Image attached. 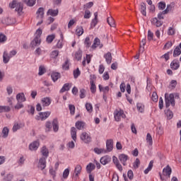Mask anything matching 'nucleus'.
<instances>
[{"instance_id": "f257e3e1", "label": "nucleus", "mask_w": 181, "mask_h": 181, "mask_svg": "<svg viewBox=\"0 0 181 181\" xmlns=\"http://www.w3.org/2000/svg\"><path fill=\"white\" fill-rule=\"evenodd\" d=\"M8 6L11 9H15L16 8L15 11L17 12L19 16L23 15V3L18 2L17 0H13L9 3Z\"/></svg>"}, {"instance_id": "f03ea898", "label": "nucleus", "mask_w": 181, "mask_h": 181, "mask_svg": "<svg viewBox=\"0 0 181 181\" xmlns=\"http://www.w3.org/2000/svg\"><path fill=\"white\" fill-rule=\"evenodd\" d=\"M165 107L166 108H169L170 107V105L172 107H175V95L173 93L171 94H165Z\"/></svg>"}, {"instance_id": "7ed1b4c3", "label": "nucleus", "mask_w": 181, "mask_h": 181, "mask_svg": "<svg viewBox=\"0 0 181 181\" xmlns=\"http://www.w3.org/2000/svg\"><path fill=\"white\" fill-rule=\"evenodd\" d=\"M16 50L13 49L9 53H8V51H4L3 53V63L4 64H7V63H9V61L13 56H16Z\"/></svg>"}, {"instance_id": "20e7f679", "label": "nucleus", "mask_w": 181, "mask_h": 181, "mask_svg": "<svg viewBox=\"0 0 181 181\" xmlns=\"http://www.w3.org/2000/svg\"><path fill=\"white\" fill-rule=\"evenodd\" d=\"M172 174V168L169 165H167L165 168L163 170V175L159 173V176L162 180H166V176L170 177V175Z\"/></svg>"}, {"instance_id": "39448f33", "label": "nucleus", "mask_w": 181, "mask_h": 181, "mask_svg": "<svg viewBox=\"0 0 181 181\" xmlns=\"http://www.w3.org/2000/svg\"><path fill=\"white\" fill-rule=\"evenodd\" d=\"M114 117H115V121H117V122H119V121H121L122 118H125V114L124 113V110H116L114 112Z\"/></svg>"}, {"instance_id": "423d86ee", "label": "nucleus", "mask_w": 181, "mask_h": 181, "mask_svg": "<svg viewBox=\"0 0 181 181\" xmlns=\"http://www.w3.org/2000/svg\"><path fill=\"white\" fill-rule=\"evenodd\" d=\"M81 139L84 144H90L92 141L90 134L84 132L81 134Z\"/></svg>"}, {"instance_id": "0eeeda50", "label": "nucleus", "mask_w": 181, "mask_h": 181, "mask_svg": "<svg viewBox=\"0 0 181 181\" xmlns=\"http://www.w3.org/2000/svg\"><path fill=\"white\" fill-rule=\"evenodd\" d=\"M50 112H40L39 116H37L36 119L38 121L41 119V121H45V119H47L49 117H50Z\"/></svg>"}, {"instance_id": "6e6552de", "label": "nucleus", "mask_w": 181, "mask_h": 181, "mask_svg": "<svg viewBox=\"0 0 181 181\" xmlns=\"http://www.w3.org/2000/svg\"><path fill=\"white\" fill-rule=\"evenodd\" d=\"M82 169H83V168L81 167V165L80 164L76 165V166L75 167L74 171V175H73V177H74V179L78 178V176H80V175L81 173Z\"/></svg>"}, {"instance_id": "1a4fd4ad", "label": "nucleus", "mask_w": 181, "mask_h": 181, "mask_svg": "<svg viewBox=\"0 0 181 181\" xmlns=\"http://www.w3.org/2000/svg\"><path fill=\"white\" fill-rule=\"evenodd\" d=\"M114 149V141L108 139L106 141V152H111Z\"/></svg>"}, {"instance_id": "9d476101", "label": "nucleus", "mask_w": 181, "mask_h": 181, "mask_svg": "<svg viewBox=\"0 0 181 181\" xmlns=\"http://www.w3.org/2000/svg\"><path fill=\"white\" fill-rule=\"evenodd\" d=\"M46 159L47 158L45 157H42L39 160L38 168L39 169H41V170H43V169H45L46 168Z\"/></svg>"}, {"instance_id": "9b49d317", "label": "nucleus", "mask_w": 181, "mask_h": 181, "mask_svg": "<svg viewBox=\"0 0 181 181\" xmlns=\"http://www.w3.org/2000/svg\"><path fill=\"white\" fill-rule=\"evenodd\" d=\"M129 159V157L127 154H120L119 156V160L122 163L123 166H127V160Z\"/></svg>"}, {"instance_id": "f8f14e48", "label": "nucleus", "mask_w": 181, "mask_h": 181, "mask_svg": "<svg viewBox=\"0 0 181 181\" xmlns=\"http://www.w3.org/2000/svg\"><path fill=\"white\" fill-rule=\"evenodd\" d=\"M41 104L42 107H49L52 104V99L49 97L43 98L41 100Z\"/></svg>"}, {"instance_id": "ddd939ff", "label": "nucleus", "mask_w": 181, "mask_h": 181, "mask_svg": "<svg viewBox=\"0 0 181 181\" xmlns=\"http://www.w3.org/2000/svg\"><path fill=\"white\" fill-rule=\"evenodd\" d=\"M40 144L37 141H35L29 145L30 151H37Z\"/></svg>"}, {"instance_id": "4468645a", "label": "nucleus", "mask_w": 181, "mask_h": 181, "mask_svg": "<svg viewBox=\"0 0 181 181\" xmlns=\"http://www.w3.org/2000/svg\"><path fill=\"white\" fill-rule=\"evenodd\" d=\"M37 19H43L45 16V8L40 7L37 11Z\"/></svg>"}, {"instance_id": "2eb2a0df", "label": "nucleus", "mask_w": 181, "mask_h": 181, "mask_svg": "<svg viewBox=\"0 0 181 181\" xmlns=\"http://www.w3.org/2000/svg\"><path fill=\"white\" fill-rule=\"evenodd\" d=\"M16 100L18 103H25L26 101V98L25 97V93H20L16 95Z\"/></svg>"}, {"instance_id": "dca6fc26", "label": "nucleus", "mask_w": 181, "mask_h": 181, "mask_svg": "<svg viewBox=\"0 0 181 181\" xmlns=\"http://www.w3.org/2000/svg\"><path fill=\"white\" fill-rule=\"evenodd\" d=\"M152 25H154V26H156V28H160L162 25H163V23L158 20L157 18H153L151 20Z\"/></svg>"}, {"instance_id": "f3484780", "label": "nucleus", "mask_w": 181, "mask_h": 181, "mask_svg": "<svg viewBox=\"0 0 181 181\" xmlns=\"http://www.w3.org/2000/svg\"><path fill=\"white\" fill-rule=\"evenodd\" d=\"M95 18L92 20L90 26L91 28H95L97 23H98V12L94 13Z\"/></svg>"}, {"instance_id": "a211bd4d", "label": "nucleus", "mask_w": 181, "mask_h": 181, "mask_svg": "<svg viewBox=\"0 0 181 181\" xmlns=\"http://www.w3.org/2000/svg\"><path fill=\"white\" fill-rule=\"evenodd\" d=\"M41 43V40L39 36H35L34 40L31 42L32 47H35V46H39Z\"/></svg>"}, {"instance_id": "6ab92c4d", "label": "nucleus", "mask_w": 181, "mask_h": 181, "mask_svg": "<svg viewBox=\"0 0 181 181\" xmlns=\"http://www.w3.org/2000/svg\"><path fill=\"white\" fill-rule=\"evenodd\" d=\"M111 162V157L108 156H105L100 158V163L102 165H107Z\"/></svg>"}, {"instance_id": "aec40b11", "label": "nucleus", "mask_w": 181, "mask_h": 181, "mask_svg": "<svg viewBox=\"0 0 181 181\" xmlns=\"http://www.w3.org/2000/svg\"><path fill=\"white\" fill-rule=\"evenodd\" d=\"M104 58L105 59V62L107 64H111V62H112V55L111 54V52L105 54Z\"/></svg>"}, {"instance_id": "412c9836", "label": "nucleus", "mask_w": 181, "mask_h": 181, "mask_svg": "<svg viewBox=\"0 0 181 181\" xmlns=\"http://www.w3.org/2000/svg\"><path fill=\"white\" fill-rule=\"evenodd\" d=\"M71 135L72 139L76 142V141H77V130L76 129V127L71 128Z\"/></svg>"}, {"instance_id": "4be33fe9", "label": "nucleus", "mask_w": 181, "mask_h": 181, "mask_svg": "<svg viewBox=\"0 0 181 181\" xmlns=\"http://www.w3.org/2000/svg\"><path fill=\"white\" fill-rule=\"evenodd\" d=\"M73 86V83H65L62 89L60 90V93H64L65 91H69L70 88H71V86Z\"/></svg>"}, {"instance_id": "5701e85b", "label": "nucleus", "mask_w": 181, "mask_h": 181, "mask_svg": "<svg viewBox=\"0 0 181 181\" xmlns=\"http://www.w3.org/2000/svg\"><path fill=\"white\" fill-rule=\"evenodd\" d=\"M52 128L54 132H57L59 131V121L57 119H54L52 121Z\"/></svg>"}, {"instance_id": "b1692460", "label": "nucleus", "mask_w": 181, "mask_h": 181, "mask_svg": "<svg viewBox=\"0 0 181 181\" xmlns=\"http://www.w3.org/2000/svg\"><path fill=\"white\" fill-rule=\"evenodd\" d=\"M139 11L144 16H146V4L145 3L141 4Z\"/></svg>"}, {"instance_id": "393cba45", "label": "nucleus", "mask_w": 181, "mask_h": 181, "mask_svg": "<svg viewBox=\"0 0 181 181\" xmlns=\"http://www.w3.org/2000/svg\"><path fill=\"white\" fill-rule=\"evenodd\" d=\"M100 91H102L103 93V95H105V94H108V91H110V87L109 86H105L103 87L101 85L98 86Z\"/></svg>"}, {"instance_id": "a878e982", "label": "nucleus", "mask_w": 181, "mask_h": 181, "mask_svg": "<svg viewBox=\"0 0 181 181\" xmlns=\"http://www.w3.org/2000/svg\"><path fill=\"white\" fill-rule=\"evenodd\" d=\"M41 153L42 155V156H44V158H47L49 156V149H47V148H46V146H42L41 148Z\"/></svg>"}, {"instance_id": "bb28decb", "label": "nucleus", "mask_w": 181, "mask_h": 181, "mask_svg": "<svg viewBox=\"0 0 181 181\" xmlns=\"http://www.w3.org/2000/svg\"><path fill=\"white\" fill-rule=\"evenodd\" d=\"M95 169V165L93 163H90L87 166H86V172L88 173L91 174L93 170Z\"/></svg>"}, {"instance_id": "cd10ccee", "label": "nucleus", "mask_w": 181, "mask_h": 181, "mask_svg": "<svg viewBox=\"0 0 181 181\" xmlns=\"http://www.w3.org/2000/svg\"><path fill=\"white\" fill-rule=\"evenodd\" d=\"M23 2L27 5V6H35L36 4V0H23Z\"/></svg>"}, {"instance_id": "c85d7f7f", "label": "nucleus", "mask_w": 181, "mask_h": 181, "mask_svg": "<svg viewBox=\"0 0 181 181\" xmlns=\"http://www.w3.org/2000/svg\"><path fill=\"white\" fill-rule=\"evenodd\" d=\"M47 14L50 15V16H57L59 15V9H49Z\"/></svg>"}, {"instance_id": "c756f323", "label": "nucleus", "mask_w": 181, "mask_h": 181, "mask_svg": "<svg viewBox=\"0 0 181 181\" xmlns=\"http://www.w3.org/2000/svg\"><path fill=\"white\" fill-rule=\"evenodd\" d=\"M170 67L173 70H177L180 67V64L176 61H173L170 64Z\"/></svg>"}, {"instance_id": "7c9ffc66", "label": "nucleus", "mask_w": 181, "mask_h": 181, "mask_svg": "<svg viewBox=\"0 0 181 181\" xmlns=\"http://www.w3.org/2000/svg\"><path fill=\"white\" fill-rule=\"evenodd\" d=\"M52 77V80L54 82L57 81V80H59V78H60V74L58 72H53L51 75Z\"/></svg>"}, {"instance_id": "2f4dec72", "label": "nucleus", "mask_w": 181, "mask_h": 181, "mask_svg": "<svg viewBox=\"0 0 181 181\" xmlns=\"http://www.w3.org/2000/svg\"><path fill=\"white\" fill-rule=\"evenodd\" d=\"M81 57H83V52H81V50L77 51L74 54V59H76V60L80 61L81 60Z\"/></svg>"}, {"instance_id": "473e14b6", "label": "nucleus", "mask_w": 181, "mask_h": 181, "mask_svg": "<svg viewBox=\"0 0 181 181\" xmlns=\"http://www.w3.org/2000/svg\"><path fill=\"white\" fill-rule=\"evenodd\" d=\"M136 108L139 112H144L145 111V105L141 103H139L136 104Z\"/></svg>"}, {"instance_id": "72a5a7b5", "label": "nucleus", "mask_w": 181, "mask_h": 181, "mask_svg": "<svg viewBox=\"0 0 181 181\" xmlns=\"http://www.w3.org/2000/svg\"><path fill=\"white\" fill-rule=\"evenodd\" d=\"M76 127L77 128V129H83L84 128V126L86 125V123H84V122H81V121H78L76 122Z\"/></svg>"}, {"instance_id": "f704fd0d", "label": "nucleus", "mask_w": 181, "mask_h": 181, "mask_svg": "<svg viewBox=\"0 0 181 181\" xmlns=\"http://www.w3.org/2000/svg\"><path fill=\"white\" fill-rule=\"evenodd\" d=\"M107 22L108 25H110V26H111V28H115V21L114 20V18L112 17L107 18Z\"/></svg>"}, {"instance_id": "c9c22d12", "label": "nucleus", "mask_w": 181, "mask_h": 181, "mask_svg": "<svg viewBox=\"0 0 181 181\" xmlns=\"http://www.w3.org/2000/svg\"><path fill=\"white\" fill-rule=\"evenodd\" d=\"M152 168H153V160H151L148 167L144 170L145 175H148L151 170H152Z\"/></svg>"}, {"instance_id": "e433bc0d", "label": "nucleus", "mask_w": 181, "mask_h": 181, "mask_svg": "<svg viewBox=\"0 0 181 181\" xmlns=\"http://www.w3.org/2000/svg\"><path fill=\"white\" fill-rule=\"evenodd\" d=\"M94 152L95 153H97V155H100V153H107V150L104 148H95Z\"/></svg>"}, {"instance_id": "4c0bfd02", "label": "nucleus", "mask_w": 181, "mask_h": 181, "mask_svg": "<svg viewBox=\"0 0 181 181\" xmlns=\"http://www.w3.org/2000/svg\"><path fill=\"white\" fill-rule=\"evenodd\" d=\"M76 33L78 36H81L84 33V29L81 26H77L76 30Z\"/></svg>"}, {"instance_id": "58836bf2", "label": "nucleus", "mask_w": 181, "mask_h": 181, "mask_svg": "<svg viewBox=\"0 0 181 181\" xmlns=\"http://www.w3.org/2000/svg\"><path fill=\"white\" fill-rule=\"evenodd\" d=\"M11 107L9 106H0V113L9 112Z\"/></svg>"}, {"instance_id": "ea45409f", "label": "nucleus", "mask_w": 181, "mask_h": 181, "mask_svg": "<svg viewBox=\"0 0 181 181\" xmlns=\"http://www.w3.org/2000/svg\"><path fill=\"white\" fill-rule=\"evenodd\" d=\"M8 135H9V129L8 127H4L2 130L3 138H8Z\"/></svg>"}, {"instance_id": "a19ab883", "label": "nucleus", "mask_w": 181, "mask_h": 181, "mask_svg": "<svg viewBox=\"0 0 181 181\" xmlns=\"http://www.w3.org/2000/svg\"><path fill=\"white\" fill-rule=\"evenodd\" d=\"M180 54H181L180 48L179 47H176L175 49H174L173 57H177V56H180Z\"/></svg>"}, {"instance_id": "79ce46f5", "label": "nucleus", "mask_w": 181, "mask_h": 181, "mask_svg": "<svg viewBox=\"0 0 181 181\" xmlns=\"http://www.w3.org/2000/svg\"><path fill=\"white\" fill-rule=\"evenodd\" d=\"M90 83V91L91 93H93V94H94V93H95L97 90V87L95 86V83H94V81L91 80Z\"/></svg>"}, {"instance_id": "37998d69", "label": "nucleus", "mask_w": 181, "mask_h": 181, "mask_svg": "<svg viewBox=\"0 0 181 181\" xmlns=\"http://www.w3.org/2000/svg\"><path fill=\"white\" fill-rule=\"evenodd\" d=\"M165 115L168 119H172L173 118V112H172L170 110H166Z\"/></svg>"}, {"instance_id": "c03bdc74", "label": "nucleus", "mask_w": 181, "mask_h": 181, "mask_svg": "<svg viewBox=\"0 0 181 181\" xmlns=\"http://www.w3.org/2000/svg\"><path fill=\"white\" fill-rule=\"evenodd\" d=\"M28 110H27V112H28V114H30L31 115H35V107L32 105H28Z\"/></svg>"}, {"instance_id": "a18cd8bd", "label": "nucleus", "mask_w": 181, "mask_h": 181, "mask_svg": "<svg viewBox=\"0 0 181 181\" xmlns=\"http://www.w3.org/2000/svg\"><path fill=\"white\" fill-rule=\"evenodd\" d=\"M86 108L88 112H93V105L90 103H86Z\"/></svg>"}, {"instance_id": "49530a36", "label": "nucleus", "mask_w": 181, "mask_h": 181, "mask_svg": "<svg viewBox=\"0 0 181 181\" xmlns=\"http://www.w3.org/2000/svg\"><path fill=\"white\" fill-rule=\"evenodd\" d=\"M167 33L169 36H173V35H175V33H176V30H175L174 28L170 27L168 30Z\"/></svg>"}, {"instance_id": "de8ad7c7", "label": "nucleus", "mask_w": 181, "mask_h": 181, "mask_svg": "<svg viewBox=\"0 0 181 181\" xmlns=\"http://www.w3.org/2000/svg\"><path fill=\"white\" fill-rule=\"evenodd\" d=\"M86 47L88 48L91 46V41H90V37H86L84 41Z\"/></svg>"}, {"instance_id": "09e8293b", "label": "nucleus", "mask_w": 181, "mask_h": 181, "mask_svg": "<svg viewBox=\"0 0 181 181\" xmlns=\"http://www.w3.org/2000/svg\"><path fill=\"white\" fill-rule=\"evenodd\" d=\"M139 165H141V161L139 160V158H136L133 164L134 169H138L139 168Z\"/></svg>"}, {"instance_id": "8fccbe9b", "label": "nucleus", "mask_w": 181, "mask_h": 181, "mask_svg": "<svg viewBox=\"0 0 181 181\" xmlns=\"http://www.w3.org/2000/svg\"><path fill=\"white\" fill-rule=\"evenodd\" d=\"M69 175H70V170L69 168H66L63 173L64 179H67V177H69Z\"/></svg>"}, {"instance_id": "3c124183", "label": "nucleus", "mask_w": 181, "mask_h": 181, "mask_svg": "<svg viewBox=\"0 0 181 181\" xmlns=\"http://www.w3.org/2000/svg\"><path fill=\"white\" fill-rule=\"evenodd\" d=\"M166 8V3L163 1H160L158 3V8L161 11H163Z\"/></svg>"}, {"instance_id": "603ef678", "label": "nucleus", "mask_w": 181, "mask_h": 181, "mask_svg": "<svg viewBox=\"0 0 181 181\" xmlns=\"http://www.w3.org/2000/svg\"><path fill=\"white\" fill-rule=\"evenodd\" d=\"M69 63V59H66L64 63V64L62 65V69L64 70H69V67L70 66Z\"/></svg>"}, {"instance_id": "864d4df0", "label": "nucleus", "mask_w": 181, "mask_h": 181, "mask_svg": "<svg viewBox=\"0 0 181 181\" xmlns=\"http://www.w3.org/2000/svg\"><path fill=\"white\" fill-rule=\"evenodd\" d=\"M170 11H172V5L168 4V5H167L165 10L163 11V13L166 15V13H169V12H170Z\"/></svg>"}, {"instance_id": "5fc2aeb1", "label": "nucleus", "mask_w": 181, "mask_h": 181, "mask_svg": "<svg viewBox=\"0 0 181 181\" xmlns=\"http://www.w3.org/2000/svg\"><path fill=\"white\" fill-rule=\"evenodd\" d=\"M54 37H56L54 36V35H48L47 37V43H52V42H53V40H54Z\"/></svg>"}, {"instance_id": "6e6d98bb", "label": "nucleus", "mask_w": 181, "mask_h": 181, "mask_svg": "<svg viewBox=\"0 0 181 181\" xmlns=\"http://www.w3.org/2000/svg\"><path fill=\"white\" fill-rule=\"evenodd\" d=\"M46 127V132H49V131L52 129V123L50 122H47L45 123Z\"/></svg>"}, {"instance_id": "4d7b16f0", "label": "nucleus", "mask_w": 181, "mask_h": 181, "mask_svg": "<svg viewBox=\"0 0 181 181\" xmlns=\"http://www.w3.org/2000/svg\"><path fill=\"white\" fill-rule=\"evenodd\" d=\"M147 39L149 41L153 40V33H152V31H151V30H148V31Z\"/></svg>"}, {"instance_id": "13d9d810", "label": "nucleus", "mask_w": 181, "mask_h": 181, "mask_svg": "<svg viewBox=\"0 0 181 181\" xmlns=\"http://www.w3.org/2000/svg\"><path fill=\"white\" fill-rule=\"evenodd\" d=\"M69 111L71 114V115H74L75 112H76V107L73 105H69Z\"/></svg>"}, {"instance_id": "bf43d9fd", "label": "nucleus", "mask_w": 181, "mask_h": 181, "mask_svg": "<svg viewBox=\"0 0 181 181\" xmlns=\"http://www.w3.org/2000/svg\"><path fill=\"white\" fill-rule=\"evenodd\" d=\"M83 18L85 19H90L91 18V12H90V11H88V10H86L85 11V14L83 16Z\"/></svg>"}, {"instance_id": "052dcab7", "label": "nucleus", "mask_w": 181, "mask_h": 181, "mask_svg": "<svg viewBox=\"0 0 181 181\" xmlns=\"http://www.w3.org/2000/svg\"><path fill=\"white\" fill-rule=\"evenodd\" d=\"M151 100L154 103H158V93H156V92L153 93Z\"/></svg>"}, {"instance_id": "680f3d73", "label": "nucleus", "mask_w": 181, "mask_h": 181, "mask_svg": "<svg viewBox=\"0 0 181 181\" xmlns=\"http://www.w3.org/2000/svg\"><path fill=\"white\" fill-rule=\"evenodd\" d=\"M59 56V50H54L51 53V57L52 59H56Z\"/></svg>"}, {"instance_id": "e2e57ef3", "label": "nucleus", "mask_w": 181, "mask_h": 181, "mask_svg": "<svg viewBox=\"0 0 181 181\" xmlns=\"http://www.w3.org/2000/svg\"><path fill=\"white\" fill-rule=\"evenodd\" d=\"M25 160H26V158L23 156H22L21 157H20V158L18 160V165H23V163H25Z\"/></svg>"}, {"instance_id": "0e129e2a", "label": "nucleus", "mask_w": 181, "mask_h": 181, "mask_svg": "<svg viewBox=\"0 0 181 181\" xmlns=\"http://www.w3.org/2000/svg\"><path fill=\"white\" fill-rule=\"evenodd\" d=\"M14 108L15 110H21V108H23V103H22V102H18Z\"/></svg>"}, {"instance_id": "69168bd1", "label": "nucleus", "mask_w": 181, "mask_h": 181, "mask_svg": "<svg viewBox=\"0 0 181 181\" xmlns=\"http://www.w3.org/2000/svg\"><path fill=\"white\" fill-rule=\"evenodd\" d=\"M81 72H80V69L78 68H77L76 70L74 71V78H77L78 77V76H80Z\"/></svg>"}, {"instance_id": "338daca9", "label": "nucleus", "mask_w": 181, "mask_h": 181, "mask_svg": "<svg viewBox=\"0 0 181 181\" xmlns=\"http://www.w3.org/2000/svg\"><path fill=\"white\" fill-rule=\"evenodd\" d=\"M146 141L147 142H149L150 145H152V136L149 133L146 135Z\"/></svg>"}, {"instance_id": "774afa93", "label": "nucleus", "mask_w": 181, "mask_h": 181, "mask_svg": "<svg viewBox=\"0 0 181 181\" xmlns=\"http://www.w3.org/2000/svg\"><path fill=\"white\" fill-rule=\"evenodd\" d=\"M169 53L172 54V51L170 52H167L161 56V59H165V62H168V60H169Z\"/></svg>"}]
</instances>
